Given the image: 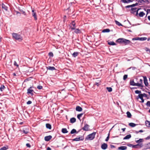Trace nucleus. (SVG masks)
Here are the masks:
<instances>
[{
	"label": "nucleus",
	"mask_w": 150,
	"mask_h": 150,
	"mask_svg": "<svg viewBox=\"0 0 150 150\" xmlns=\"http://www.w3.org/2000/svg\"><path fill=\"white\" fill-rule=\"evenodd\" d=\"M13 38L19 42L23 40V37L20 34L16 33H13L12 34Z\"/></svg>",
	"instance_id": "obj_1"
},
{
	"label": "nucleus",
	"mask_w": 150,
	"mask_h": 150,
	"mask_svg": "<svg viewBox=\"0 0 150 150\" xmlns=\"http://www.w3.org/2000/svg\"><path fill=\"white\" fill-rule=\"evenodd\" d=\"M116 42L119 43H123L125 44V45H126L129 44L130 43V41L129 40H127L123 38H120L118 39Z\"/></svg>",
	"instance_id": "obj_2"
},
{
	"label": "nucleus",
	"mask_w": 150,
	"mask_h": 150,
	"mask_svg": "<svg viewBox=\"0 0 150 150\" xmlns=\"http://www.w3.org/2000/svg\"><path fill=\"white\" fill-rule=\"evenodd\" d=\"M96 132H93L90 134L88 135L87 137L86 138V139L92 140L94 139L95 137Z\"/></svg>",
	"instance_id": "obj_3"
},
{
	"label": "nucleus",
	"mask_w": 150,
	"mask_h": 150,
	"mask_svg": "<svg viewBox=\"0 0 150 150\" xmlns=\"http://www.w3.org/2000/svg\"><path fill=\"white\" fill-rule=\"evenodd\" d=\"M127 145L129 147L132 146L133 148H136L137 147V146H139L140 147H141L143 146V144L142 143L138 144L136 145H133L132 144H128Z\"/></svg>",
	"instance_id": "obj_4"
},
{
	"label": "nucleus",
	"mask_w": 150,
	"mask_h": 150,
	"mask_svg": "<svg viewBox=\"0 0 150 150\" xmlns=\"http://www.w3.org/2000/svg\"><path fill=\"white\" fill-rule=\"evenodd\" d=\"M147 38L146 37L143 38H134L132 39L133 40H141V41H144L145 40L147 39Z\"/></svg>",
	"instance_id": "obj_5"
},
{
	"label": "nucleus",
	"mask_w": 150,
	"mask_h": 150,
	"mask_svg": "<svg viewBox=\"0 0 150 150\" xmlns=\"http://www.w3.org/2000/svg\"><path fill=\"white\" fill-rule=\"evenodd\" d=\"M32 87H30L27 90V93L28 94H30L32 95H33V90L32 89Z\"/></svg>",
	"instance_id": "obj_6"
},
{
	"label": "nucleus",
	"mask_w": 150,
	"mask_h": 150,
	"mask_svg": "<svg viewBox=\"0 0 150 150\" xmlns=\"http://www.w3.org/2000/svg\"><path fill=\"white\" fill-rule=\"evenodd\" d=\"M32 15L34 17V19L35 20H37V17L36 13L35 12V10H32Z\"/></svg>",
	"instance_id": "obj_7"
},
{
	"label": "nucleus",
	"mask_w": 150,
	"mask_h": 150,
	"mask_svg": "<svg viewBox=\"0 0 150 150\" xmlns=\"http://www.w3.org/2000/svg\"><path fill=\"white\" fill-rule=\"evenodd\" d=\"M84 139L83 137L81 136V137H79L73 139V141H78L80 140H83Z\"/></svg>",
	"instance_id": "obj_8"
},
{
	"label": "nucleus",
	"mask_w": 150,
	"mask_h": 150,
	"mask_svg": "<svg viewBox=\"0 0 150 150\" xmlns=\"http://www.w3.org/2000/svg\"><path fill=\"white\" fill-rule=\"evenodd\" d=\"M140 9L139 8H132V11L133 12H136V15L138 14V11Z\"/></svg>",
	"instance_id": "obj_9"
},
{
	"label": "nucleus",
	"mask_w": 150,
	"mask_h": 150,
	"mask_svg": "<svg viewBox=\"0 0 150 150\" xmlns=\"http://www.w3.org/2000/svg\"><path fill=\"white\" fill-rule=\"evenodd\" d=\"M130 85L133 86H139V84H137V83H136L134 82L133 80H131L130 82Z\"/></svg>",
	"instance_id": "obj_10"
},
{
	"label": "nucleus",
	"mask_w": 150,
	"mask_h": 150,
	"mask_svg": "<svg viewBox=\"0 0 150 150\" xmlns=\"http://www.w3.org/2000/svg\"><path fill=\"white\" fill-rule=\"evenodd\" d=\"M52 138L51 135H49L46 136L45 137L44 139L46 141H50Z\"/></svg>",
	"instance_id": "obj_11"
},
{
	"label": "nucleus",
	"mask_w": 150,
	"mask_h": 150,
	"mask_svg": "<svg viewBox=\"0 0 150 150\" xmlns=\"http://www.w3.org/2000/svg\"><path fill=\"white\" fill-rule=\"evenodd\" d=\"M144 78V83L145 85L147 86L148 85V83L147 81V79L146 77V76H144L143 77Z\"/></svg>",
	"instance_id": "obj_12"
},
{
	"label": "nucleus",
	"mask_w": 150,
	"mask_h": 150,
	"mask_svg": "<svg viewBox=\"0 0 150 150\" xmlns=\"http://www.w3.org/2000/svg\"><path fill=\"white\" fill-rule=\"evenodd\" d=\"M108 147V145L107 144L104 143L101 146V148L104 150L106 149Z\"/></svg>",
	"instance_id": "obj_13"
},
{
	"label": "nucleus",
	"mask_w": 150,
	"mask_h": 150,
	"mask_svg": "<svg viewBox=\"0 0 150 150\" xmlns=\"http://www.w3.org/2000/svg\"><path fill=\"white\" fill-rule=\"evenodd\" d=\"M89 126L87 124H86L82 128V129L84 131H88L89 130Z\"/></svg>",
	"instance_id": "obj_14"
},
{
	"label": "nucleus",
	"mask_w": 150,
	"mask_h": 150,
	"mask_svg": "<svg viewBox=\"0 0 150 150\" xmlns=\"http://www.w3.org/2000/svg\"><path fill=\"white\" fill-rule=\"evenodd\" d=\"M71 24L73 26L72 27L71 26V30H73L75 29V28L76 27V26H75L76 23H75V21H73L72 22V23Z\"/></svg>",
	"instance_id": "obj_15"
},
{
	"label": "nucleus",
	"mask_w": 150,
	"mask_h": 150,
	"mask_svg": "<svg viewBox=\"0 0 150 150\" xmlns=\"http://www.w3.org/2000/svg\"><path fill=\"white\" fill-rule=\"evenodd\" d=\"M46 68L47 70L48 69L51 71H53L56 69L55 67H47Z\"/></svg>",
	"instance_id": "obj_16"
},
{
	"label": "nucleus",
	"mask_w": 150,
	"mask_h": 150,
	"mask_svg": "<svg viewBox=\"0 0 150 150\" xmlns=\"http://www.w3.org/2000/svg\"><path fill=\"white\" fill-rule=\"evenodd\" d=\"M134 0H121V1L124 3H127L132 2Z\"/></svg>",
	"instance_id": "obj_17"
},
{
	"label": "nucleus",
	"mask_w": 150,
	"mask_h": 150,
	"mask_svg": "<svg viewBox=\"0 0 150 150\" xmlns=\"http://www.w3.org/2000/svg\"><path fill=\"white\" fill-rule=\"evenodd\" d=\"M76 110L79 112L81 111L82 110V108L79 106L76 107Z\"/></svg>",
	"instance_id": "obj_18"
},
{
	"label": "nucleus",
	"mask_w": 150,
	"mask_h": 150,
	"mask_svg": "<svg viewBox=\"0 0 150 150\" xmlns=\"http://www.w3.org/2000/svg\"><path fill=\"white\" fill-rule=\"evenodd\" d=\"M2 8L4 9L5 11H7L8 10V7L5 4H2L1 5Z\"/></svg>",
	"instance_id": "obj_19"
},
{
	"label": "nucleus",
	"mask_w": 150,
	"mask_h": 150,
	"mask_svg": "<svg viewBox=\"0 0 150 150\" xmlns=\"http://www.w3.org/2000/svg\"><path fill=\"white\" fill-rule=\"evenodd\" d=\"M127 149V147L125 146H122L119 147L118 148L119 150H125Z\"/></svg>",
	"instance_id": "obj_20"
},
{
	"label": "nucleus",
	"mask_w": 150,
	"mask_h": 150,
	"mask_svg": "<svg viewBox=\"0 0 150 150\" xmlns=\"http://www.w3.org/2000/svg\"><path fill=\"white\" fill-rule=\"evenodd\" d=\"M142 81L143 80L142 79H140L139 80V83H137V84H139V86H138L139 87H143L144 86L142 84Z\"/></svg>",
	"instance_id": "obj_21"
},
{
	"label": "nucleus",
	"mask_w": 150,
	"mask_h": 150,
	"mask_svg": "<svg viewBox=\"0 0 150 150\" xmlns=\"http://www.w3.org/2000/svg\"><path fill=\"white\" fill-rule=\"evenodd\" d=\"M76 121V119L74 117H72L70 119V122L71 123H73Z\"/></svg>",
	"instance_id": "obj_22"
},
{
	"label": "nucleus",
	"mask_w": 150,
	"mask_h": 150,
	"mask_svg": "<svg viewBox=\"0 0 150 150\" xmlns=\"http://www.w3.org/2000/svg\"><path fill=\"white\" fill-rule=\"evenodd\" d=\"M139 98L142 100V102L143 103L144 101V100L143 98L142 94H139Z\"/></svg>",
	"instance_id": "obj_23"
},
{
	"label": "nucleus",
	"mask_w": 150,
	"mask_h": 150,
	"mask_svg": "<svg viewBox=\"0 0 150 150\" xmlns=\"http://www.w3.org/2000/svg\"><path fill=\"white\" fill-rule=\"evenodd\" d=\"M131 137V134H128L125 137L123 138V139H129Z\"/></svg>",
	"instance_id": "obj_24"
},
{
	"label": "nucleus",
	"mask_w": 150,
	"mask_h": 150,
	"mask_svg": "<svg viewBox=\"0 0 150 150\" xmlns=\"http://www.w3.org/2000/svg\"><path fill=\"white\" fill-rule=\"evenodd\" d=\"M46 127L47 129H51V125L49 123L46 124Z\"/></svg>",
	"instance_id": "obj_25"
},
{
	"label": "nucleus",
	"mask_w": 150,
	"mask_h": 150,
	"mask_svg": "<svg viewBox=\"0 0 150 150\" xmlns=\"http://www.w3.org/2000/svg\"><path fill=\"white\" fill-rule=\"evenodd\" d=\"M145 124H146V125L147 127H150V121H148V120L146 121H145Z\"/></svg>",
	"instance_id": "obj_26"
},
{
	"label": "nucleus",
	"mask_w": 150,
	"mask_h": 150,
	"mask_svg": "<svg viewBox=\"0 0 150 150\" xmlns=\"http://www.w3.org/2000/svg\"><path fill=\"white\" fill-rule=\"evenodd\" d=\"M79 54V53L78 52H75L73 53L72 55L73 57H75L78 55Z\"/></svg>",
	"instance_id": "obj_27"
},
{
	"label": "nucleus",
	"mask_w": 150,
	"mask_h": 150,
	"mask_svg": "<svg viewBox=\"0 0 150 150\" xmlns=\"http://www.w3.org/2000/svg\"><path fill=\"white\" fill-rule=\"evenodd\" d=\"M62 132L63 133H66L68 132L66 128L62 129Z\"/></svg>",
	"instance_id": "obj_28"
},
{
	"label": "nucleus",
	"mask_w": 150,
	"mask_h": 150,
	"mask_svg": "<svg viewBox=\"0 0 150 150\" xmlns=\"http://www.w3.org/2000/svg\"><path fill=\"white\" fill-rule=\"evenodd\" d=\"M108 45H116V43L114 42H112V41H110V42H108Z\"/></svg>",
	"instance_id": "obj_29"
},
{
	"label": "nucleus",
	"mask_w": 150,
	"mask_h": 150,
	"mask_svg": "<svg viewBox=\"0 0 150 150\" xmlns=\"http://www.w3.org/2000/svg\"><path fill=\"white\" fill-rule=\"evenodd\" d=\"M129 126H131V127H134L136 125H137L134 123L131 122L129 123Z\"/></svg>",
	"instance_id": "obj_30"
},
{
	"label": "nucleus",
	"mask_w": 150,
	"mask_h": 150,
	"mask_svg": "<svg viewBox=\"0 0 150 150\" xmlns=\"http://www.w3.org/2000/svg\"><path fill=\"white\" fill-rule=\"evenodd\" d=\"M145 15V13L143 11L140 12L139 13V16L140 17H143Z\"/></svg>",
	"instance_id": "obj_31"
},
{
	"label": "nucleus",
	"mask_w": 150,
	"mask_h": 150,
	"mask_svg": "<svg viewBox=\"0 0 150 150\" xmlns=\"http://www.w3.org/2000/svg\"><path fill=\"white\" fill-rule=\"evenodd\" d=\"M5 87L4 85H1L0 87V91H2L4 90Z\"/></svg>",
	"instance_id": "obj_32"
},
{
	"label": "nucleus",
	"mask_w": 150,
	"mask_h": 150,
	"mask_svg": "<svg viewBox=\"0 0 150 150\" xmlns=\"http://www.w3.org/2000/svg\"><path fill=\"white\" fill-rule=\"evenodd\" d=\"M77 133L78 132H76V130L75 129H72L71 130V132H70V133L71 134H74V133Z\"/></svg>",
	"instance_id": "obj_33"
},
{
	"label": "nucleus",
	"mask_w": 150,
	"mask_h": 150,
	"mask_svg": "<svg viewBox=\"0 0 150 150\" xmlns=\"http://www.w3.org/2000/svg\"><path fill=\"white\" fill-rule=\"evenodd\" d=\"M127 117L128 118H130L132 116L130 112L129 111H127Z\"/></svg>",
	"instance_id": "obj_34"
},
{
	"label": "nucleus",
	"mask_w": 150,
	"mask_h": 150,
	"mask_svg": "<svg viewBox=\"0 0 150 150\" xmlns=\"http://www.w3.org/2000/svg\"><path fill=\"white\" fill-rule=\"evenodd\" d=\"M8 146H4L1 148L0 150H6L8 149Z\"/></svg>",
	"instance_id": "obj_35"
},
{
	"label": "nucleus",
	"mask_w": 150,
	"mask_h": 150,
	"mask_svg": "<svg viewBox=\"0 0 150 150\" xmlns=\"http://www.w3.org/2000/svg\"><path fill=\"white\" fill-rule=\"evenodd\" d=\"M110 31V30L109 29H106L103 30L102 32L103 33L109 32Z\"/></svg>",
	"instance_id": "obj_36"
},
{
	"label": "nucleus",
	"mask_w": 150,
	"mask_h": 150,
	"mask_svg": "<svg viewBox=\"0 0 150 150\" xmlns=\"http://www.w3.org/2000/svg\"><path fill=\"white\" fill-rule=\"evenodd\" d=\"M83 113H81V114H78L77 115V118L79 119V120H80V117H81L82 116V115H83Z\"/></svg>",
	"instance_id": "obj_37"
},
{
	"label": "nucleus",
	"mask_w": 150,
	"mask_h": 150,
	"mask_svg": "<svg viewBox=\"0 0 150 150\" xmlns=\"http://www.w3.org/2000/svg\"><path fill=\"white\" fill-rule=\"evenodd\" d=\"M143 139H140L136 141V142L137 143H140L142 142H143Z\"/></svg>",
	"instance_id": "obj_38"
},
{
	"label": "nucleus",
	"mask_w": 150,
	"mask_h": 150,
	"mask_svg": "<svg viewBox=\"0 0 150 150\" xmlns=\"http://www.w3.org/2000/svg\"><path fill=\"white\" fill-rule=\"evenodd\" d=\"M106 89L109 92H111L112 91V88L111 87H108L106 88Z\"/></svg>",
	"instance_id": "obj_39"
},
{
	"label": "nucleus",
	"mask_w": 150,
	"mask_h": 150,
	"mask_svg": "<svg viewBox=\"0 0 150 150\" xmlns=\"http://www.w3.org/2000/svg\"><path fill=\"white\" fill-rule=\"evenodd\" d=\"M75 30V31H74V32L75 33H79L81 32V31L80 30H79V29H76Z\"/></svg>",
	"instance_id": "obj_40"
},
{
	"label": "nucleus",
	"mask_w": 150,
	"mask_h": 150,
	"mask_svg": "<svg viewBox=\"0 0 150 150\" xmlns=\"http://www.w3.org/2000/svg\"><path fill=\"white\" fill-rule=\"evenodd\" d=\"M115 23L118 25V26L122 25L119 22L115 20Z\"/></svg>",
	"instance_id": "obj_41"
},
{
	"label": "nucleus",
	"mask_w": 150,
	"mask_h": 150,
	"mask_svg": "<svg viewBox=\"0 0 150 150\" xmlns=\"http://www.w3.org/2000/svg\"><path fill=\"white\" fill-rule=\"evenodd\" d=\"M100 84V81L98 82H96L94 84V85H96L97 86H98Z\"/></svg>",
	"instance_id": "obj_42"
},
{
	"label": "nucleus",
	"mask_w": 150,
	"mask_h": 150,
	"mask_svg": "<svg viewBox=\"0 0 150 150\" xmlns=\"http://www.w3.org/2000/svg\"><path fill=\"white\" fill-rule=\"evenodd\" d=\"M146 105L147 106L150 107V101H148L146 104Z\"/></svg>",
	"instance_id": "obj_43"
},
{
	"label": "nucleus",
	"mask_w": 150,
	"mask_h": 150,
	"mask_svg": "<svg viewBox=\"0 0 150 150\" xmlns=\"http://www.w3.org/2000/svg\"><path fill=\"white\" fill-rule=\"evenodd\" d=\"M135 92L136 94H139L141 93V92L140 91L137 90L135 91Z\"/></svg>",
	"instance_id": "obj_44"
},
{
	"label": "nucleus",
	"mask_w": 150,
	"mask_h": 150,
	"mask_svg": "<svg viewBox=\"0 0 150 150\" xmlns=\"http://www.w3.org/2000/svg\"><path fill=\"white\" fill-rule=\"evenodd\" d=\"M109 137H110V133H109V134L108 135V136L107 137L106 139H105V141H108L109 139Z\"/></svg>",
	"instance_id": "obj_45"
},
{
	"label": "nucleus",
	"mask_w": 150,
	"mask_h": 150,
	"mask_svg": "<svg viewBox=\"0 0 150 150\" xmlns=\"http://www.w3.org/2000/svg\"><path fill=\"white\" fill-rule=\"evenodd\" d=\"M127 78V75L125 74L123 76V80H125Z\"/></svg>",
	"instance_id": "obj_46"
},
{
	"label": "nucleus",
	"mask_w": 150,
	"mask_h": 150,
	"mask_svg": "<svg viewBox=\"0 0 150 150\" xmlns=\"http://www.w3.org/2000/svg\"><path fill=\"white\" fill-rule=\"evenodd\" d=\"M138 3H136L135 4H133L132 5H131V7H134V6H135L138 5Z\"/></svg>",
	"instance_id": "obj_47"
},
{
	"label": "nucleus",
	"mask_w": 150,
	"mask_h": 150,
	"mask_svg": "<svg viewBox=\"0 0 150 150\" xmlns=\"http://www.w3.org/2000/svg\"><path fill=\"white\" fill-rule=\"evenodd\" d=\"M48 54H49V56H50V57H53V53L52 52H50Z\"/></svg>",
	"instance_id": "obj_48"
},
{
	"label": "nucleus",
	"mask_w": 150,
	"mask_h": 150,
	"mask_svg": "<svg viewBox=\"0 0 150 150\" xmlns=\"http://www.w3.org/2000/svg\"><path fill=\"white\" fill-rule=\"evenodd\" d=\"M42 86H38L37 87V88L39 89H41L42 88Z\"/></svg>",
	"instance_id": "obj_49"
},
{
	"label": "nucleus",
	"mask_w": 150,
	"mask_h": 150,
	"mask_svg": "<svg viewBox=\"0 0 150 150\" xmlns=\"http://www.w3.org/2000/svg\"><path fill=\"white\" fill-rule=\"evenodd\" d=\"M14 66H16L17 67H18V64L17 62L15 61L14 62Z\"/></svg>",
	"instance_id": "obj_50"
},
{
	"label": "nucleus",
	"mask_w": 150,
	"mask_h": 150,
	"mask_svg": "<svg viewBox=\"0 0 150 150\" xmlns=\"http://www.w3.org/2000/svg\"><path fill=\"white\" fill-rule=\"evenodd\" d=\"M26 146L28 147H31V146L30 144L29 143H27L26 144Z\"/></svg>",
	"instance_id": "obj_51"
},
{
	"label": "nucleus",
	"mask_w": 150,
	"mask_h": 150,
	"mask_svg": "<svg viewBox=\"0 0 150 150\" xmlns=\"http://www.w3.org/2000/svg\"><path fill=\"white\" fill-rule=\"evenodd\" d=\"M31 103L32 101L30 100L28 101L27 103V104L28 105L31 104Z\"/></svg>",
	"instance_id": "obj_52"
},
{
	"label": "nucleus",
	"mask_w": 150,
	"mask_h": 150,
	"mask_svg": "<svg viewBox=\"0 0 150 150\" xmlns=\"http://www.w3.org/2000/svg\"><path fill=\"white\" fill-rule=\"evenodd\" d=\"M142 96L143 97L144 96L146 97H147V95L145 93L142 94Z\"/></svg>",
	"instance_id": "obj_53"
},
{
	"label": "nucleus",
	"mask_w": 150,
	"mask_h": 150,
	"mask_svg": "<svg viewBox=\"0 0 150 150\" xmlns=\"http://www.w3.org/2000/svg\"><path fill=\"white\" fill-rule=\"evenodd\" d=\"M150 139V135L149 136L147 137H146L145 138V139L146 140H148Z\"/></svg>",
	"instance_id": "obj_54"
},
{
	"label": "nucleus",
	"mask_w": 150,
	"mask_h": 150,
	"mask_svg": "<svg viewBox=\"0 0 150 150\" xmlns=\"http://www.w3.org/2000/svg\"><path fill=\"white\" fill-rule=\"evenodd\" d=\"M115 146L113 145H110V148L112 149L115 148Z\"/></svg>",
	"instance_id": "obj_55"
},
{
	"label": "nucleus",
	"mask_w": 150,
	"mask_h": 150,
	"mask_svg": "<svg viewBox=\"0 0 150 150\" xmlns=\"http://www.w3.org/2000/svg\"><path fill=\"white\" fill-rule=\"evenodd\" d=\"M146 50L147 52H150V50L147 48H146Z\"/></svg>",
	"instance_id": "obj_56"
},
{
	"label": "nucleus",
	"mask_w": 150,
	"mask_h": 150,
	"mask_svg": "<svg viewBox=\"0 0 150 150\" xmlns=\"http://www.w3.org/2000/svg\"><path fill=\"white\" fill-rule=\"evenodd\" d=\"M47 150H51V149L50 147H48L47 149Z\"/></svg>",
	"instance_id": "obj_57"
},
{
	"label": "nucleus",
	"mask_w": 150,
	"mask_h": 150,
	"mask_svg": "<svg viewBox=\"0 0 150 150\" xmlns=\"http://www.w3.org/2000/svg\"><path fill=\"white\" fill-rule=\"evenodd\" d=\"M125 129H126L125 128L122 129V130L123 132H124L125 131Z\"/></svg>",
	"instance_id": "obj_58"
},
{
	"label": "nucleus",
	"mask_w": 150,
	"mask_h": 150,
	"mask_svg": "<svg viewBox=\"0 0 150 150\" xmlns=\"http://www.w3.org/2000/svg\"><path fill=\"white\" fill-rule=\"evenodd\" d=\"M139 132H143V131L142 130H140L139 131Z\"/></svg>",
	"instance_id": "obj_59"
},
{
	"label": "nucleus",
	"mask_w": 150,
	"mask_h": 150,
	"mask_svg": "<svg viewBox=\"0 0 150 150\" xmlns=\"http://www.w3.org/2000/svg\"><path fill=\"white\" fill-rule=\"evenodd\" d=\"M129 7H131V5L127 6H126V8H129Z\"/></svg>",
	"instance_id": "obj_60"
},
{
	"label": "nucleus",
	"mask_w": 150,
	"mask_h": 150,
	"mask_svg": "<svg viewBox=\"0 0 150 150\" xmlns=\"http://www.w3.org/2000/svg\"><path fill=\"white\" fill-rule=\"evenodd\" d=\"M148 19L149 21H150V16H148Z\"/></svg>",
	"instance_id": "obj_61"
},
{
	"label": "nucleus",
	"mask_w": 150,
	"mask_h": 150,
	"mask_svg": "<svg viewBox=\"0 0 150 150\" xmlns=\"http://www.w3.org/2000/svg\"><path fill=\"white\" fill-rule=\"evenodd\" d=\"M135 132V133H136V134H138V133H139V131H136Z\"/></svg>",
	"instance_id": "obj_62"
},
{
	"label": "nucleus",
	"mask_w": 150,
	"mask_h": 150,
	"mask_svg": "<svg viewBox=\"0 0 150 150\" xmlns=\"http://www.w3.org/2000/svg\"><path fill=\"white\" fill-rule=\"evenodd\" d=\"M13 76H16V74L15 73H13Z\"/></svg>",
	"instance_id": "obj_63"
},
{
	"label": "nucleus",
	"mask_w": 150,
	"mask_h": 150,
	"mask_svg": "<svg viewBox=\"0 0 150 150\" xmlns=\"http://www.w3.org/2000/svg\"><path fill=\"white\" fill-rule=\"evenodd\" d=\"M148 93L149 94V95L150 96V92H148Z\"/></svg>",
	"instance_id": "obj_64"
}]
</instances>
